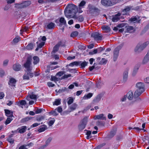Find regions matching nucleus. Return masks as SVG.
<instances>
[{
  "label": "nucleus",
  "instance_id": "nucleus-1",
  "mask_svg": "<svg viewBox=\"0 0 149 149\" xmlns=\"http://www.w3.org/2000/svg\"><path fill=\"white\" fill-rule=\"evenodd\" d=\"M136 86L137 89L134 93V97L135 99V101L139 102L141 100V99L139 96L145 91V86L143 83L139 82L136 84Z\"/></svg>",
  "mask_w": 149,
  "mask_h": 149
},
{
  "label": "nucleus",
  "instance_id": "nucleus-2",
  "mask_svg": "<svg viewBox=\"0 0 149 149\" xmlns=\"http://www.w3.org/2000/svg\"><path fill=\"white\" fill-rule=\"evenodd\" d=\"M78 12V7L75 5L73 4H70L67 6L64 10L65 16L68 18L71 17L70 14H72L74 15Z\"/></svg>",
  "mask_w": 149,
  "mask_h": 149
},
{
  "label": "nucleus",
  "instance_id": "nucleus-3",
  "mask_svg": "<svg viewBox=\"0 0 149 149\" xmlns=\"http://www.w3.org/2000/svg\"><path fill=\"white\" fill-rule=\"evenodd\" d=\"M32 60V58L31 56L28 57L27 58L26 62L24 64V66L29 73L31 77H32L34 75L33 73L31 72L33 68L31 66Z\"/></svg>",
  "mask_w": 149,
  "mask_h": 149
},
{
  "label": "nucleus",
  "instance_id": "nucleus-4",
  "mask_svg": "<svg viewBox=\"0 0 149 149\" xmlns=\"http://www.w3.org/2000/svg\"><path fill=\"white\" fill-rule=\"evenodd\" d=\"M149 44L148 41H146L143 44H138L134 49V51L136 54H138L143 51Z\"/></svg>",
  "mask_w": 149,
  "mask_h": 149
},
{
  "label": "nucleus",
  "instance_id": "nucleus-5",
  "mask_svg": "<svg viewBox=\"0 0 149 149\" xmlns=\"http://www.w3.org/2000/svg\"><path fill=\"white\" fill-rule=\"evenodd\" d=\"M31 4L30 1H23L22 3H16L15 4L14 7L17 10L27 8Z\"/></svg>",
  "mask_w": 149,
  "mask_h": 149
},
{
  "label": "nucleus",
  "instance_id": "nucleus-6",
  "mask_svg": "<svg viewBox=\"0 0 149 149\" xmlns=\"http://www.w3.org/2000/svg\"><path fill=\"white\" fill-rule=\"evenodd\" d=\"M88 7V11L89 13L93 14L94 13H96L97 15H99L100 10L98 8L96 7L95 6L91 4H89Z\"/></svg>",
  "mask_w": 149,
  "mask_h": 149
},
{
  "label": "nucleus",
  "instance_id": "nucleus-7",
  "mask_svg": "<svg viewBox=\"0 0 149 149\" xmlns=\"http://www.w3.org/2000/svg\"><path fill=\"white\" fill-rule=\"evenodd\" d=\"M88 122V118L87 117H85L82 119L78 126V128L79 131H82L84 130L86 127Z\"/></svg>",
  "mask_w": 149,
  "mask_h": 149
},
{
  "label": "nucleus",
  "instance_id": "nucleus-8",
  "mask_svg": "<svg viewBox=\"0 0 149 149\" xmlns=\"http://www.w3.org/2000/svg\"><path fill=\"white\" fill-rule=\"evenodd\" d=\"M124 45L122 43L117 47L113 51V61H115L117 59L118 56L119 50L122 48Z\"/></svg>",
  "mask_w": 149,
  "mask_h": 149
},
{
  "label": "nucleus",
  "instance_id": "nucleus-9",
  "mask_svg": "<svg viewBox=\"0 0 149 149\" xmlns=\"http://www.w3.org/2000/svg\"><path fill=\"white\" fill-rule=\"evenodd\" d=\"M91 36L95 40H101L102 38L101 34L97 32L92 33L91 34Z\"/></svg>",
  "mask_w": 149,
  "mask_h": 149
},
{
  "label": "nucleus",
  "instance_id": "nucleus-10",
  "mask_svg": "<svg viewBox=\"0 0 149 149\" xmlns=\"http://www.w3.org/2000/svg\"><path fill=\"white\" fill-rule=\"evenodd\" d=\"M112 0H101V3L102 4L105 6H109L113 4Z\"/></svg>",
  "mask_w": 149,
  "mask_h": 149
},
{
  "label": "nucleus",
  "instance_id": "nucleus-11",
  "mask_svg": "<svg viewBox=\"0 0 149 149\" xmlns=\"http://www.w3.org/2000/svg\"><path fill=\"white\" fill-rule=\"evenodd\" d=\"M132 9V7L130 6H127L122 10V13L123 15H129V11L131 10Z\"/></svg>",
  "mask_w": 149,
  "mask_h": 149
},
{
  "label": "nucleus",
  "instance_id": "nucleus-12",
  "mask_svg": "<svg viewBox=\"0 0 149 149\" xmlns=\"http://www.w3.org/2000/svg\"><path fill=\"white\" fill-rule=\"evenodd\" d=\"M121 15V13H119L116 15L112 16L111 18L110 19L113 22H116L120 19Z\"/></svg>",
  "mask_w": 149,
  "mask_h": 149
},
{
  "label": "nucleus",
  "instance_id": "nucleus-13",
  "mask_svg": "<svg viewBox=\"0 0 149 149\" xmlns=\"http://www.w3.org/2000/svg\"><path fill=\"white\" fill-rule=\"evenodd\" d=\"M52 140V138L51 137L49 138L46 141L45 144L41 146H40L38 149H44L46 148L49 144L51 141Z\"/></svg>",
  "mask_w": 149,
  "mask_h": 149
},
{
  "label": "nucleus",
  "instance_id": "nucleus-14",
  "mask_svg": "<svg viewBox=\"0 0 149 149\" xmlns=\"http://www.w3.org/2000/svg\"><path fill=\"white\" fill-rule=\"evenodd\" d=\"M129 69L126 68L125 69L123 74V81L125 82L127 79L128 77V74Z\"/></svg>",
  "mask_w": 149,
  "mask_h": 149
},
{
  "label": "nucleus",
  "instance_id": "nucleus-15",
  "mask_svg": "<svg viewBox=\"0 0 149 149\" xmlns=\"http://www.w3.org/2000/svg\"><path fill=\"white\" fill-rule=\"evenodd\" d=\"M17 80L13 78L10 79L8 82V84L10 86L12 87H15Z\"/></svg>",
  "mask_w": 149,
  "mask_h": 149
},
{
  "label": "nucleus",
  "instance_id": "nucleus-16",
  "mask_svg": "<svg viewBox=\"0 0 149 149\" xmlns=\"http://www.w3.org/2000/svg\"><path fill=\"white\" fill-rule=\"evenodd\" d=\"M21 65L17 63L14 64L13 66V70L16 71H19L21 69Z\"/></svg>",
  "mask_w": 149,
  "mask_h": 149
},
{
  "label": "nucleus",
  "instance_id": "nucleus-17",
  "mask_svg": "<svg viewBox=\"0 0 149 149\" xmlns=\"http://www.w3.org/2000/svg\"><path fill=\"white\" fill-rule=\"evenodd\" d=\"M104 116V114H100L98 115L95 116L94 117V119L95 120L100 119L106 120V118Z\"/></svg>",
  "mask_w": 149,
  "mask_h": 149
},
{
  "label": "nucleus",
  "instance_id": "nucleus-18",
  "mask_svg": "<svg viewBox=\"0 0 149 149\" xmlns=\"http://www.w3.org/2000/svg\"><path fill=\"white\" fill-rule=\"evenodd\" d=\"M6 115L8 117H10L12 118V117H14L13 116V112L12 111H10L8 109H5L4 110Z\"/></svg>",
  "mask_w": 149,
  "mask_h": 149
},
{
  "label": "nucleus",
  "instance_id": "nucleus-19",
  "mask_svg": "<svg viewBox=\"0 0 149 149\" xmlns=\"http://www.w3.org/2000/svg\"><path fill=\"white\" fill-rule=\"evenodd\" d=\"M103 96V94L102 93L98 94L93 100V102L94 103H97L99 102L101 100V98Z\"/></svg>",
  "mask_w": 149,
  "mask_h": 149
},
{
  "label": "nucleus",
  "instance_id": "nucleus-20",
  "mask_svg": "<svg viewBox=\"0 0 149 149\" xmlns=\"http://www.w3.org/2000/svg\"><path fill=\"white\" fill-rule=\"evenodd\" d=\"M32 118V117H26L25 118L22 119L20 120V122L22 123H26L29 120H31Z\"/></svg>",
  "mask_w": 149,
  "mask_h": 149
},
{
  "label": "nucleus",
  "instance_id": "nucleus-21",
  "mask_svg": "<svg viewBox=\"0 0 149 149\" xmlns=\"http://www.w3.org/2000/svg\"><path fill=\"white\" fill-rule=\"evenodd\" d=\"M55 26V24L54 23L51 22L46 25H45V27L48 29H53Z\"/></svg>",
  "mask_w": 149,
  "mask_h": 149
},
{
  "label": "nucleus",
  "instance_id": "nucleus-22",
  "mask_svg": "<svg viewBox=\"0 0 149 149\" xmlns=\"http://www.w3.org/2000/svg\"><path fill=\"white\" fill-rule=\"evenodd\" d=\"M116 128L112 130L109 134L108 136V137L110 138H112L116 134Z\"/></svg>",
  "mask_w": 149,
  "mask_h": 149
},
{
  "label": "nucleus",
  "instance_id": "nucleus-23",
  "mask_svg": "<svg viewBox=\"0 0 149 149\" xmlns=\"http://www.w3.org/2000/svg\"><path fill=\"white\" fill-rule=\"evenodd\" d=\"M72 17L76 19H77L78 21L80 22H82L84 20V17L82 15H80L79 16L77 17L75 15H73Z\"/></svg>",
  "mask_w": 149,
  "mask_h": 149
},
{
  "label": "nucleus",
  "instance_id": "nucleus-24",
  "mask_svg": "<svg viewBox=\"0 0 149 149\" xmlns=\"http://www.w3.org/2000/svg\"><path fill=\"white\" fill-rule=\"evenodd\" d=\"M131 22L134 23H139L140 22V20H138L136 17H132L129 20Z\"/></svg>",
  "mask_w": 149,
  "mask_h": 149
},
{
  "label": "nucleus",
  "instance_id": "nucleus-25",
  "mask_svg": "<svg viewBox=\"0 0 149 149\" xmlns=\"http://www.w3.org/2000/svg\"><path fill=\"white\" fill-rule=\"evenodd\" d=\"M47 129V126L45 125H43L40 126V128L38 129V131L39 132H41Z\"/></svg>",
  "mask_w": 149,
  "mask_h": 149
},
{
  "label": "nucleus",
  "instance_id": "nucleus-26",
  "mask_svg": "<svg viewBox=\"0 0 149 149\" xmlns=\"http://www.w3.org/2000/svg\"><path fill=\"white\" fill-rule=\"evenodd\" d=\"M149 61V56L146 55L144 57L142 62L143 64H146Z\"/></svg>",
  "mask_w": 149,
  "mask_h": 149
},
{
  "label": "nucleus",
  "instance_id": "nucleus-27",
  "mask_svg": "<svg viewBox=\"0 0 149 149\" xmlns=\"http://www.w3.org/2000/svg\"><path fill=\"white\" fill-rule=\"evenodd\" d=\"M19 130H18V132L22 134L25 132L26 130L27 127L25 126H24L22 127L21 129L19 128Z\"/></svg>",
  "mask_w": 149,
  "mask_h": 149
},
{
  "label": "nucleus",
  "instance_id": "nucleus-28",
  "mask_svg": "<svg viewBox=\"0 0 149 149\" xmlns=\"http://www.w3.org/2000/svg\"><path fill=\"white\" fill-rule=\"evenodd\" d=\"M139 68V67L138 65H136L135 66L132 73V75L133 76H134L136 75L138 72Z\"/></svg>",
  "mask_w": 149,
  "mask_h": 149
},
{
  "label": "nucleus",
  "instance_id": "nucleus-29",
  "mask_svg": "<svg viewBox=\"0 0 149 149\" xmlns=\"http://www.w3.org/2000/svg\"><path fill=\"white\" fill-rule=\"evenodd\" d=\"M126 96L129 100H131L133 98V93L130 91L127 93Z\"/></svg>",
  "mask_w": 149,
  "mask_h": 149
},
{
  "label": "nucleus",
  "instance_id": "nucleus-30",
  "mask_svg": "<svg viewBox=\"0 0 149 149\" xmlns=\"http://www.w3.org/2000/svg\"><path fill=\"white\" fill-rule=\"evenodd\" d=\"M102 30H104L106 32H108L111 30V29L109 26L104 25L102 27Z\"/></svg>",
  "mask_w": 149,
  "mask_h": 149
},
{
  "label": "nucleus",
  "instance_id": "nucleus-31",
  "mask_svg": "<svg viewBox=\"0 0 149 149\" xmlns=\"http://www.w3.org/2000/svg\"><path fill=\"white\" fill-rule=\"evenodd\" d=\"M79 65H81V68H84L87 65L88 62H86V61H84L83 62H82L81 61H79Z\"/></svg>",
  "mask_w": 149,
  "mask_h": 149
},
{
  "label": "nucleus",
  "instance_id": "nucleus-32",
  "mask_svg": "<svg viewBox=\"0 0 149 149\" xmlns=\"http://www.w3.org/2000/svg\"><path fill=\"white\" fill-rule=\"evenodd\" d=\"M93 93H89L87 95H85L83 97V99L84 100H87L91 98L93 96Z\"/></svg>",
  "mask_w": 149,
  "mask_h": 149
},
{
  "label": "nucleus",
  "instance_id": "nucleus-33",
  "mask_svg": "<svg viewBox=\"0 0 149 149\" xmlns=\"http://www.w3.org/2000/svg\"><path fill=\"white\" fill-rule=\"evenodd\" d=\"M85 131H86V134L87 135V136L86 137V138L87 139H89L90 138H91L92 137V136L91 135V132L90 130H85Z\"/></svg>",
  "mask_w": 149,
  "mask_h": 149
},
{
  "label": "nucleus",
  "instance_id": "nucleus-34",
  "mask_svg": "<svg viewBox=\"0 0 149 149\" xmlns=\"http://www.w3.org/2000/svg\"><path fill=\"white\" fill-rule=\"evenodd\" d=\"M105 124L104 122L98 120L96 122V125L98 126H104Z\"/></svg>",
  "mask_w": 149,
  "mask_h": 149
},
{
  "label": "nucleus",
  "instance_id": "nucleus-35",
  "mask_svg": "<svg viewBox=\"0 0 149 149\" xmlns=\"http://www.w3.org/2000/svg\"><path fill=\"white\" fill-rule=\"evenodd\" d=\"M59 47L57 44L55 45L53 47V50L51 54H52L53 53H55L56 52H57L59 48Z\"/></svg>",
  "mask_w": 149,
  "mask_h": 149
},
{
  "label": "nucleus",
  "instance_id": "nucleus-36",
  "mask_svg": "<svg viewBox=\"0 0 149 149\" xmlns=\"http://www.w3.org/2000/svg\"><path fill=\"white\" fill-rule=\"evenodd\" d=\"M34 61L33 63L34 65L37 64L39 61V58L37 56H35L33 57Z\"/></svg>",
  "mask_w": 149,
  "mask_h": 149
},
{
  "label": "nucleus",
  "instance_id": "nucleus-37",
  "mask_svg": "<svg viewBox=\"0 0 149 149\" xmlns=\"http://www.w3.org/2000/svg\"><path fill=\"white\" fill-rule=\"evenodd\" d=\"M69 90L68 88L65 87L62 88L61 89H60L58 90V92L59 93H62L65 91L68 92Z\"/></svg>",
  "mask_w": 149,
  "mask_h": 149
},
{
  "label": "nucleus",
  "instance_id": "nucleus-38",
  "mask_svg": "<svg viewBox=\"0 0 149 149\" xmlns=\"http://www.w3.org/2000/svg\"><path fill=\"white\" fill-rule=\"evenodd\" d=\"M23 79L29 80V73L28 72L25 73L23 76Z\"/></svg>",
  "mask_w": 149,
  "mask_h": 149
},
{
  "label": "nucleus",
  "instance_id": "nucleus-39",
  "mask_svg": "<svg viewBox=\"0 0 149 149\" xmlns=\"http://www.w3.org/2000/svg\"><path fill=\"white\" fill-rule=\"evenodd\" d=\"M33 47V43H29L26 47V49L28 50H31Z\"/></svg>",
  "mask_w": 149,
  "mask_h": 149
},
{
  "label": "nucleus",
  "instance_id": "nucleus-40",
  "mask_svg": "<svg viewBox=\"0 0 149 149\" xmlns=\"http://www.w3.org/2000/svg\"><path fill=\"white\" fill-rule=\"evenodd\" d=\"M45 42H41L39 45H37V47L35 51H37L39 49L41 48L44 45Z\"/></svg>",
  "mask_w": 149,
  "mask_h": 149
},
{
  "label": "nucleus",
  "instance_id": "nucleus-41",
  "mask_svg": "<svg viewBox=\"0 0 149 149\" xmlns=\"http://www.w3.org/2000/svg\"><path fill=\"white\" fill-rule=\"evenodd\" d=\"M95 63L94 64L93 66H90L89 67V70L90 71H92L93 69H95L96 70H97L99 68H100V67H95Z\"/></svg>",
  "mask_w": 149,
  "mask_h": 149
},
{
  "label": "nucleus",
  "instance_id": "nucleus-42",
  "mask_svg": "<svg viewBox=\"0 0 149 149\" xmlns=\"http://www.w3.org/2000/svg\"><path fill=\"white\" fill-rule=\"evenodd\" d=\"M134 29L133 26H128L126 27V30L127 32L131 33L132 32Z\"/></svg>",
  "mask_w": 149,
  "mask_h": 149
},
{
  "label": "nucleus",
  "instance_id": "nucleus-43",
  "mask_svg": "<svg viewBox=\"0 0 149 149\" xmlns=\"http://www.w3.org/2000/svg\"><path fill=\"white\" fill-rule=\"evenodd\" d=\"M77 106V104L75 103L73 104L70 107V109L72 111L76 109Z\"/></svg>",
  "mask_w": 149,
  "mask_h": 149
},
{
  "label": "nucleus",
  "instance_id": "nucleus-44",
  "mask_svg": "<svg viewBox=\"0 0 149 149\" xmlns=\"http://www.w3.org/2000/svg\"><path fill=\"white\" fill-rule=\"evenodd\" d=\"M61 100L60 99H56L55 101L53 102L54 105H58L61 104Z\"/></svg>",
  "mask_w": 149,
  "mask_h": 149
},
{
  "label": "nucleus",
  "instance_id": "nucleus-45",
  "mask_svg": "<svg viewBox=\"0 0 149 149\" xmlns=\"http://www.w3.org/2000/svg\"><path fill=\"white\" fill-rule=\"evenodd\" d=\"M79 61H74V62H72L71 63H70L69 64V66H72L74 65L76 66H78L79 65Z\"/></svg>",
  "mask_w": 149,
  "mask_h": 149
},
{
  "label": "nucleus",
  "instance_id": "nucleus-46",
  "mask_svg": "<svg viewBox=\"0 0 149 149\" xmlns=\"http://www.w3.org/2000/svg\"><path fill=\"white\" fill-rule=\"evenodd\" d=\"M29 30V28L28 27H25L24 28H23L22 29H21L20 31L21 32H20V34H22V32H27Z\"/></svg>",
  "mask_w": 149,
  "mask_h": 149
},
{
  "label": "nucleus",
  "instance_id": "nucleus-47",
  "mask_svg": "<svg viewBox=\"0 0 149 149\" xmlns=\"http://www.w3.org/2000/svg\"><path fill=\"white\" fill-rule=\"evenodd\" d=\"M59 22L62 24H63V25H65L66 24V21L63 17L60 18L59 19Z\"/></svg>",
  "mask_w": 149,
  "mask_h": 149
},
{
  "label": "nucleus",
  "instance_id": "nucleus-48",
  "mask_svg": "<svg viewBox=\"0 0 149 149\" xmlns=\"http://www.w3.org/2000/svg\"><path fill=\"white\" fill-rule=\"evenodd\" d=\"M56 109H55V110L53 111L49 112V114L53 115L54 116H56L58 115V113L56 111Z\"/></svg>",
  "mask_w": 149,
  "mask_h": 149
},
{
  "label": "nucleus",
  "instance_id": "nucleus-49",
  "mask_svg": "<svg viewBox=\"0 0 149 149\" xmlns=\"http://www.w3.org/2000/svg\"><path fill=\"white\" fill-rule=\"evenodd\" d=\"M59 78L56 77V76H51V80L55 82L58 81L59 80Z\"/></svg>",
  "mask_w": 149,
  "mask_h": 149
},
{
  "label": "nucleus",
  "instance_id": "nucleus-50",
  "mask_svg": "<svg viewBox=\"0 0 149 149\" xmlns=\"http://www.w3.org/2000/svg\"><path fill=\"white\" fill-rule=\"evenodd\" d=\"M68 99H69L68 101V105H70L73 103L74 101L73 98L72 97H70Z\"/></svg>",
  "mask_w": 149,
  "mask_h": 149
},
{
  "label": "nucleus",
  "instance_id": "nucleus-51",
  "mask_svg": "<svg viewBox=\"0 0 149 149\" xmlns=\"http://www.w3.org/2000/svg\"><path fill=\"white\" fill-rule=\"evenodd\" d=\"M13 120V118H12L10 117L8 118L5 122V124L6 125L9 124L12 120Z\"/></svg>",
  "mask_w": 149,
  "mask_h": 149
},
{
  "label": "nucleus",
  "instance_id": "nucleus-52",
  "mask_svg": "<svg viewBox=\"0 0 149 149\" xmlns=\"http://www.w3.org/2000/svg\"><path fill=\"white\" fill-rule=\"evenodd\" d=\"M26 103V101L24 100H23L20 101L18 103L17 105L19 106L20 105H25Z\"/></svg>",
  "mask_w": 149,
  "mask_h": 149
},
{
  "label": "nucleus",
  "instance_id": "nucleus-53",
  "mask_svg": "<svg viewBox=\"0 0 149 149\" xmlns=\"http://www.w3.org/2000/svg\"><path fill=\"white\" fill-rule=\"evenodd\" d=\"M107 61L104 58H102V60L99 63L100 64H105L106 63Z\"/></svg>",
  "mask_w": 149,
  "mask_h": 149
},
{
  "label": "nucleus",
  "instance_id": "nucleus-54",
  "mask_svg": "<svg viewBox=\"0 0 149 149\" xmlns=\"http://www.w3.org/2000/svg\"><path fill=\"white\" fill-rule=\"evenodd\" d=\"M78 34V32L77 31H74L72 32L71 34V36L74 37L77 36Z\"/></svg>",
  "mask_w": 149,
  "mask_h": 149
},
{
  "label": "nucleus",
  "instance_id": "nucleus-55",
  "mask_svg": "<svg viewBox=\"0 0 149 149\" xmlns=\"http://www.w3.org/2000/svg\"><path fill=\"white\" fill-rule=\"evenodd\" d=\"M44 117L42 116H40L36 117V120L38 121H40L41 120L44 119Z\"/></svg>",
  "mask_w": 149,
  "mask_h": 149
},
{
  "label": "nucleus",
  "instance_id": "nucleus-56",
  "mask_svg": "<svg viewBox=\"0 0 149 149\" xmlns=\"http://www.w3.org/2000/svg\"><path fill=\"white\" fill-rule=\"evenodd\" d=\"M20 38L18 37H16L14 39H13V42L15 44H16L19 41Z\"/></svg>",
  "mask_w": 149,
  "mask_h": 149
},
{
  "label": "nucleus",
  "instance_id": "nucleus-57",
  "mask_svg": "<svg viewBox=\"0 0 149 149\" xmlns=\"http://www.w3.org/2000/svg\"><path fill=\"white\" fill-rule=\"evenodd\" d=\"M56 44L58 45L59 47L60 46L65 47V43L61 41L58 42Z\"/></svg>",
  "mask_w": 149,
  "mask_h": 149
},
{
  "label": "nucleus",
  "instance_id": "nucleus-58",
  "mask_svg": "<svg viewBox=\"0 0 149 149\" xmlns=\"http://www.w3.org/2000/svg\"><path fill=\"white\" fill-rule=\"evenodd\" d=\"M5 74L4 70L1 68H0V77H2Z\"/></svg>",
  "mask_w": 149,
  "mask_h": 149
},
{
  "label": "nucleus",
  "instance_id": "nucleus-59",
  "mask_svg": "<svg viewBox=\"0 0 149 149\" xmlns=\"http://www.w3.org/2000/svg\"><path fill=\"white\" fill-rule=\"evenodd\" d=\"M7 140L9 143H10L11 144H13L14 142V140L13 138H8Z\"/></svg>",
  "mask_w": 149,
  "mask_h": 149
},
{
  "label": "nucleus",
  "instance_id": "nucleus-60",
  "mask_svg": "<svg viewBox=\"0 0 149 149\" xmlns=\"http://www.w3.org/2000/svg\"><path fill=\"white\" fill-rule=\"evenodd\" d=\"M65 73L64 71H60L57 73L56 75L60 77L63 74Z\"/></svg>",
  "mask_w": 149,
  "mask_h": 149
},
{
  "label": "nucleus",
  "instance_id": "nucleus-61",
  "mask_svg": "<svg viewBox=\"0 0 149 149\" xmlns=\"http://www.w3.org/2000/svg\"><path fill=\"white\" fill-rule=\"evenodd\" d=\"M122 27L121 24H119L118 25V26L116 27H115L113 29V30L114 31H117L118 30V27L121 28Z\"/></svg>",
  "mask_w": 149,
  "mask_h": 149
},
{
  "label": "nucleus",
  "instance_id": "nucleus-62",
  "mask_svg": "<svg viewBox=\"0 0 149 149\" xmlns=\"http://www.w3.org/2000/svg\"><path fill=\"white\" fill-rule=\"evenodd\" d=\"M97 49H94L93 51L89 52V54L90 55H93V54H96L97 52Z\"/></svg>",
  "mask_w": 149,
  "mask_h": 149
},
{
  "label": "nucleus",
  "instance_id": "nucleus-63",
  "mask_svg": "<svg viewBox=\"0 0 149 149\" xmlns=\"http://www.w3.org/2000/svg\"><path fill=\"white\" fill-rule=\"evenodd\" d=\"M86 3V2L84 1H82L79 5V7H82L84 6Z\"/></svg>",
  "mask_w": 149,
  "mask_h": 149
},
{
  "label": "nucleus",
  "instance_id": "nucleus-64",
  "mask_svg": "<svg viewBox=\"0 0 149 149\" xmlns=\"http://www.w3.org/2000/svg\"><path fill=\"white\" fill-rule=\"evenodd\" d=\"M55 120H50L48 123V124L49 126H52L54 123Z\"/></svg>",
  "mask_w": 149,
  "mask_h": 149
}]
</instances>
